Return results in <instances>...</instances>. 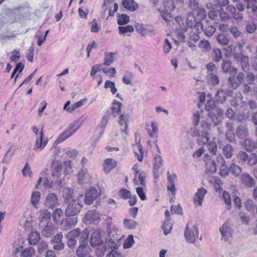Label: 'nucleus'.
I'll return each mask as SVG.
<instances>
[{
    "label": "nucleus",
    "instance_id": "1",
    "mask_svg": "<svg viewBox=\"0 0 257 257\" xmlns=\"http://www.w3.org/2000/svg\"><path fill=\"white\" fill-rule=\"evenodd\" d=\"M163 6V8H160L158 9L161 16L165 21H170L172 18L171 12L175 7L173 0H164Z\"/></svg>",
    "mask_w": 257,
    "mask_h": 257
},
{
    "label": "nucleus",
    "instance_id": "2",
    "mask_svg": "<svg viewBox=\"0 0 257 257\" xmlns=\"http://www.w3.org/2000/svg\"><path fill=\"white\" fill-rule=\"evenodd\" d=\"M82 124V122L80 119H78L73 121L69 126L68 129L63 133L61 134L56 140L55 143L57 144L60 143L68 138L72 136L76 131L80 127Z\"/></svg>",
    "mask_w": 257,
    "mask_h": 257
},
{
    "label": "nucleus",
    "instance_id": "3",
    "mask_svg": "<svg viewBox=\"0 0 257 257\" xmlns=\"http://www.w3.org/2000/svg\"><path fill=\"white\" fill-rule=\"evenodd\" d=\"M66 208L65 211V214L67 217L77 216L80 213L82 205L78 199L74 201H70L66 203Z\"/></svg>",
    "mask_w": 257,
    "mask_h": 257
},
{
    "label": "nucleus",
    "instance_id": "4",
    "mask_svg": "<svg viewBox=\"0 0 257 257\" xmlns=\"http://www.w3.org/2000/svg\"><path fill=\"white\" fill-rule=\"evenodd\" d=\"M184 236L188 243H194L198 237V230L197 225L190 223H187L184 231Z\"/></svg>",
    "mask_w": 257,
    "mask_h": 257
},
{
    "label": "nucleus",
    "instance_id": "5",
    "mask_svg": "<svg viewBox=\"0 0 257 257\" xmlns=\"http://www.w3.org/2000/svg\"><path fill=\"white\" fill-rule=\"evenodd\" d=\"M219 231L221 235V240L230 242L233 234V230L230 222L228 221L224 222L219 228Z\"/></svg>",
    "mask_w": 257,
    "mask_h": 257
},
{
    "label": "nucleus",
    "instance_id": "6",
    "mask_svg": "<svg viewBox=\"0 0 257 257\" xmlns=\"http://www.w3.org/2000/svg\"><path fill=\"white\" fill-rule=\"evenodd\" d=\"M59 204L57 195L53 193H49L46 197L45 205L48 208L52 209Z\"/></svg>",
    "mask_w": 257,
    "mask_h": 257
},
{
    "label": "nucleus",
    "instance_id": "7",
    "mask_svg": "<svg viewBox=\"0 0 257 257\" xmlns=\"http://www.w3.org/2000/svg\"><path fill=\"white\" fill-rule=\"evenodd\" d=\"M223 114L224 111L222 108L216 107V108L213 109V111L210 112L208 115L214 125L216 126L219 122V118H222Z\"/></svg>",
    "mask_w": 257,
    "mask_h": 257
},
{
    "label": "nucleus",
    "instance_id": "8",
    "mask_svg": "<svg viewBox=\"0 0 257 257\" xmlns=\"http://www.w3.org/2000/svg\"><path fill=\"white\" fill-rule=\"evenodd\" d=\"M57 230L56 226L51 222H48L41 231L42 235L46 237H50Z\"/></svg>",
    "mask_w": 257,
    "mask_h": 257
},
{
    "label": "nucleus",
    "instance_id": "9",
    "mask_svg": "<svg viewBox=\"0 0 257 257\" xmlns=\"http://www.w3.org/2000/svg\"><path fill=\"white\" fill-rule=\"evenodd\" d=\"M91 249L88 243H80L76 250V253L78 257H85L90 254Z\"/></svg>",
    "mask_w": 257,
    "mask_h": 257
},
{
    "label": "nucleus",
    "instance_id": "10",
    "mask_svg": "<svg viewBox=\"0 0 257 257\" xmlns=\"http://www.w3.org/2000/svg\"><path fill=\"white\" fill-rule=\"evenodd\" d=\"M207 193V190L204 188L198 189L193 196V202L195 205L201 206L202 204L204 196Z\"/></svg>",
    "mask_w": 257,
    "mask_h": 257
},
{
    "label": "nucleus",
    "instance_id": "11",
    "mask_svg": "<svg viewBox=\"0 0 257 257\" xmlns=\"http://www.w3.org/2000/svg\"><path fill=\"white\" fill-rule=\"evenodd\" d=\"M98 196L97 190L95 188H91L85 195L84 202L87 205L91 204Z\"/></svg>",
    "mask_w": 257,
    "mask_h": 257
},
{
    "label": "nucleus",
    "instance_id": "12",
    "mask_svg": "<svg viewBox=\"0 0 257 257\" xmlns=\"http://www.w3.org/2000/svg\"><path fill=\"white\" fill-rule=\"evenodd\" d=\"M103 242L101 232L99 230L94 231L91 235L90 243L92 247L101 245Z\"/></svg>",
    "mask_w": 257,
    "mask_h": 257
},
{
    "label": "nucleus",
    "instance_id": "13",
    "mask_svg": "<svg viewBox=\"0 0 257 257\" xmlns=\"http://www.w3.org/2000/svg\"><path fill=\"white\" fill-rule=\"evenodd\" d=\"M66 218L62 223V229L64 230H68L70 229L76 225L77 223L78 218L77 216H72Z\"/></svg>",
    "mask_w": 257,
    "mask_h": 257
},
{
    "label": "nucleus",
    "instance_id": "14",
    "mask_svg": "<svg viewBox=\"0 0 257 257\" xmlns=\"http://www.w3.org/2000/svg\"><path fill=\"white\" fill-rule=\"evenodd\" d=\"M43 136L44 134L43 132V129H42L39 133V136L36 138V142L34 147V150H42L46 146L48 143V140H46L43 142Z\"/></svg>",
    "mask_w": 257,
    "mask_h": 257
},
{
    "label": "nucleus",
    "instance_id": "15",
    "mask_svg": "<svg viewBox=\"0 0 257 257\" xmlns=\"http://www.w3.org/2000/svg\"><path fill=\"white\" fill-rule=\"evenodd\" d=\"M222 69L224 73L229 72L232 75L237 73V68L231 66V61L227 58L223 59Z\"/></svg>",
    "mask_w": 257,
    "mask_h": 257
},
{
    "label": "nucleus",
    "instance_id": "16",
    "mask_svg": "<svg viewBox=\"0 0 257 257\" xmlns=\"http://www.w3.org/2000/svg\"><path fill=\"white\" fill-rule=\"evenodd\" d=\"M240 180L242 184L247 187H252L254 186L255 181L248 174L244 173L240 175Z\"/></svg>",
    "mask_w": 257,
    "mask_h": 257
},
{
    "label": "nucleus",
    "instance_id": "17",
    "mask_svg": "<svg viewBox=\"0 0 257 257\" xmlns=\"http://www.w3.org/2000/svg\"><path fill=\"white\" fill-rule=\"evenodd\" d=\"M84 218L86 223L89 224L99 220L100 215L99 212L96 210H89L86 213Z\"/></svg>",
    "mask_w": 257,
    "mask_h": 257
},
{
    "label": "nucleus",
    "instance_id": "18",
    "mask_svg": "<svg viewBox=\"0 0 257 257\" xmlns=\"http://www.w3.org/2000/svg\"><path fill=\"white\" fill-rule=\"evenodd\" d=\"M129 116L127 114H120L119 116V124L121 126V131L125 133L126 135H128L127 127H128V120Z\"/></svg>",
    "mask_w": 257,
    "mask_h": 257
},
{
    "label": "nucleus",
    "instance_id": "19",
    "mask_svg": "<svg viewBox=\"0 0 257 257\" xmlns=\"http://www.w3.org/2000/svg\"><path fill=\"white\" fill-rule=\"evenodd\" d=\"M236 134L239 139L245 140L248 136V128L245 125L240 124L236 128Z\"/></svg>",
    "mask_w": 257,
    "mask_h": 257
},
{
    "label": "nucleus",
    "instance_id": "20",
    "mask_svg": "<svg viewBox=\"0 0 257 257\" xmlns=\"http://www.w3.org/2000/svg\"><path fill=\"white\" fill-rule=\"evenodd\" d=\"M62 166L61 163L57 160H54L52 162L51 165L52 174L53 177L57 176L58 174L61 172Z\"/></svg>",
    "mask_w": 257,
    "mask_h": 257
},
{
    "label": "nucleus",
    "instance_id": "21",
    "mask_svg": "<svg viewBox=\"0 0 257 257\" xmlns=\"http://www.w3.org/2000/svg\"><path fill=\"white\" fill-rule=\"evenodd\" d=\"M116 166V162L112 159H106L104 162L103 170L106 173Z\"/></svg>",
    "mask_w": 257,
    "mask_h": 257
},
{
    "label": "nucleus",
    "instance_id": "22",
    "mask_svg": "<svg viewBox=\"0 0 257 257\" xmlns=\"http://www.w3.org/2000/svg\"><path fill=\"white\" fill-rule=\"evenodd\" d=\"M79 182L81 184L87 183L89 181L90 176L86 169H81L78 175Z\"/></svg>",
    "mask_w": 257,
    "mask_h": 257
},
{
    "label": "nucleus",
    "instance_id": "23",
    "mask_svg": "<svg viewBox=\"0 0 257 257\" xmlns=\"http://www.w3.org/2000/svg\"><path fill=\"white\" fill-rule=\"evenodd\" d=\"M51 213L48 210L46 209L40 210L39 211V218L40 221L42 222H49L51 219Z\"/></svg>",
    "mask_w": 257,
    "mask_h": 257
},
{
    "label": "nucleus",
    "instance_id": "24",
    "mask_svg": "<svg viewBox=\"0 0 257 257\" xmlns=\"http://www.w3.org/2000/svg\"><path fill=\"white\" fill-rule=\"evenodd\" d=\"M123 6L127 10L134 12L138 8V5L134 0H123Z\"/></svg>",
    "mask_w": 257,
    "mask_h": 257
},
{
    "label": "nucleus",
    "instance_id": "25",
    "mask_svg": "<svg viewBox=\"0 0 257 257\" xmlns=\"http://www.w3.org/2000/svg\"><path fill=\"white\" fill-rule=\"evenodd\" d=\"M112 106L111 108L112 115L116 117L120 113L122 103L117 100H114L112 103Z\"/></svg>",
    "mask_w": 257,
    "mask_h": 257
},
{
    "label": "nucleus",
    "instance_id": "26",
    "mask_svg": "<svg viewBox=\"0 0 257 257\" xmlns=\"http://www.w3.org/2000/svg\"><path fill=\"white\" fill-rule=\"evenodd\" d=\"M222 150V153L226 158H230L232 156L233 149L232 146L230 144L219 146Z\"/></svg>",
    "mask_w": 257,
    "mask_h": 257
},
{
    "label": "nucleus",
    "instance_id": "27",
    "mask_svg": "<svg viewBox=\"0 0 257 257\" xmlns=\"http://www.w3.org/2000/svg\"><path fill=\"white\" fill-rule=\"evenodd\" d=\"M205 23L203 30L204 34L207 36H212L216 31V28L210 25L208 21H206Z\"/></svg>",
    "mask_w": 257,
    "mask_h": 257
},
{
    "label": "nucleus",
    "instance_id": "28",
    "mask_svg": "<svg viewBox=\"0 0 257 257\" xmlns=\"http://www.w3.org/2000/svg\"><path fill=\"white\" fill-rule=\"evenodd\" d=\"M73 190L70 188H64L63 189V197L65 203L69 202L70 201H74L76 199H74Z\"/></svg>",
    "mask_w": 257,
    "mask_h": 257
},
{
    "label": "nucleus",
    "instance_id": "29",
    "mask_svg": "<svg viewBox=\"0 0 257 257\" xmlns=\"http://www.w3.org/2000/svg\"><path fill=\"white\" fill-rule=\"evenodd\" d=\"M40 239V235L37 231H32L29 236V243L31 245H35Z\"/></svg>",
    "mask_w": 257,
    "mask_h": 257
},
{
    "label": "nucleus",
    "instance_id": "30",
    "mask_svg": "<svg viewBox=\"0 0 257 257\" xmlns=\"http://www.w3.org/2000/svg\"><path fill=\"white\" fill-rule=\"evenodd\" d=\"M206 16V12L204 8L200 7L195 10V17L197 21H202Z\"/></svg>",
    "mask_w": 257,
    "mask_h": 257
},
{
    "label": "nucleus",
    "instance_id": "31",
    "mask_svg": "<svg viewBox=\"0 0 257 257\" xmlns=\"http://www.w3.org/2000/svg\"><path fill=\"white\" fill-rule=\"evenodd\" d=\"M40 193L39 191H34L32 193L31 198V202L33 206L35 208H38V204L40 199Z\"/></svg>",
    "mask_w": 257,
    "mask_h": 257
},
{
    "label": "nucleus",
    "instance_id": "32",
    "mask_svg": "<svg viewBox=\"0 0 257 257\" xmlns=\"http://www.w3.org/2000/svg\"><path fill=\"white\" fill-rule=\"evenodd\" d=\"M206 78L208 83L212 85L217 84L219 81V77L216 75V73H208Z\"/></svg>",
    "mask_w": 257,
    "mask_h": 257
},
{
    "label": "nucleus",
    "instance_id": "33",
    "mask_svg": "<svg viewBox=\"0 0 257 257\" xmlns=\"http://www.w3.org/2000/svg\"><path fill=\"white\" fill-rule=\"evenodd\" d=\"M244 145L248 152H251L253 149H257L256 143L254 142L250 139H246L244 141Z\"/></svg>",
    "mask_w": 257,
    "mask_h": 257
},
{
    "label": "nucleus",
    "instance_id": "34",
    "mask_svg": "<svg viewBox=\"0 0 257 257\" xmlns=\"http://www.w3.org/2000/svg\"><path fill=\"white\" fill-rule=\"evenodd\" d=\"M226 98V94L222 89H219L215 95V100L218 103H222Z\"/></svg>",
    "mask_w": 257,
    "mask_h": 257
},
{
    "label": "nucleus",
    "instance_id": "35",
    "mask_svg": "<svg viewBox=\"0 0 257 257\" xmlns=\"http://www.w3.org/2000/svg\"><path fill=\"white\" fill-rule=\"evenodd\" d=\"M198 47L203 52H208L210 51L211 49V45L210 42L205 39L201 40L198 44Z\"/></svg>",
    "mask_w": 257,
    "mask_h": 257
},
{
    "label": "nucleus",
    "instance_id": "36",
    "mask_svg": "<svg viewBox=\"0 0 257 257\" xmlns=\"http://www.w3.org/2000/svg\"><path fill=\"white\" fill-rule=\"evenodd\" d=\"M209 140V134L202 133L197 139V143L199 145H203L206 144Z\"/></svg>",
    "mask_w": 257,
    "mask_h": 257
},
{
    "label": "nucleus",
    "instance_id": "37",
    "mask_svg": "<svg viewBox=\"0 0 257 257\" xmlns=\"http://www.w3.org/2000/svg\"><path fill=\"white\" fill-rule=\"evenodd\" d=\"M123 224L125 228L128 229H134L136 228L137 223L133 219H124Z\"/></svg>",
    "mask_w": 257,
    "mask_h": 257
},
{
    "label": "nucleus",
    "instance_id": "38",
    "mask_svg": "<svg viewBox=\"0 0 257 257\" xmlns=\"http://www.w3.org/2000/svg\"><path fill=\"white\" fill-rule=\"evenodd\" d=\"M194 12H190L186 19V24L188 27L192 28L194 24L197 21L195 17Z\"/></svg>",
    "mask_w": 257,
    "mask_h": 257
},
{
    "label": "nucleus",
    "instance_id": "39",
    "mask_svg": "<svg viewBox=\"0 0 257 257\" xmlns=\"http://www.w3.org/2000/svg\"><path fill=\"white\" fill-rule=\"evenodd\" d=\"M229 171L234 176L237 177L241 173L242 169L239 166L232 163L229 167Z\"/></svg>",
    "mask_w": 257,
    "mask_h": 257
},
{
    "label": "nucleus",
    "instance_id": "40",
    "mask_svg": "<svg viewBox=\"0 0 257 257\" xmlns=\"http://www.w3.org/2000/svg\"><path fill=\"white\" fill-rule=\"evenodd\" d=\"M114 53L112 52L105 53L103 65L109 66L114 61Z\"/></svg>",
    "mask_w": 257,
    "mask_h": 257
},
{
    "label": "nucleus",
    "instance_id": "41",
    "mask_svg": "<svg viewBox=\"0 0 257 257\" xmlns=\"http://www.w3.org/2000/svg\"><path fill=\"white\" fill-rule=\"evenodd\" d=\"M35 254V249L30 246L26 248L21 252V256L23 257H33Z\"/></svg>",
    "mask_w": 257,
    "mask_h": 257
},
{
    "label": "nucleus",
    "instance_id": "42",
    "mask_svg": "<svg viewBox=\"0 0 257 257\" xmlns=\"http://www.w3.org/2000/svg\"><path fill=\"white\" fill-rule=\"evenodd\" d=\"M130 21V17L126 14L118 15L117 23L119 25H123L128 23Z\"/></svg>",
    "mask_w": 257,
    "mask_h": 257
},
{
    "label": "nucleus",
    "instance_id": "43",
    "mask_svg": "<svg viewBox=\"0 0 257 257\" xmlns=\"http://www.w3.org/2000/svg\"><path fill=\"white\" fill-rule=\"evenodd\" d=\"M86 101V99H82L79 101L75 102L71 106H69L67 109V111H68L69 113L72 112L75 109L80 107L82 106L84 103Z\"/></svg>",
    "mask_w": 257,
    "mask_h": 257
},
{
    "label": "nucleus",
    "instance_id": "44",
    "mask_svg": "<svg viewBox=\"0 0 257 257\" xmlns=\"http://www.w3.org/2000/svg\"><path fill=\"white\" fill-rule=\"evenodd\" d=\"M246 3V8L251 9L252 13L257 11V2L256 0H248L244 1Z\"/></svg>",
    "mask_w": 257,
    "mask_h": 257
},
{
    "label": "nucleus",
    "instance_id": "45",
    "mask_svg": "<svg viewBox=\"0 0 257 257\" xmlns=\"http://www.w3.org/2000/svg\"><path fill=\"white\" fill-rule=\"evenodd\" d=\"M162 229L164 230L165 235H167L170 233L172 229V224L168 218H167L164 222L162 225Z\"/></svg>",
    "mask_w": 257,
    "mask_h": 257
},
{
    "label": "nucleus",
    "instance_id": "46",
    "mask_svg": "<svg viewBox=\"0 0 257 257\" xmlns=\"http://www.w3.org/2000/svg\"><path fill=\"white\" fill-rule=\"evenodd\" d=\"M89 236V232L87 229H84L82 232L80 231L78 237L79 238L80 243H87V240Z\"/></svg>",
    "mask_w": 257,
    "mask_h": 257
},
{
    "label": "nucleus",
    "instance_id": "47",
    "mask_svg": "<svg viewBox=\"0 0 257 257\" xmlns=\"http://www.w3.org/2000/svg\"><path fill=\"white\" fill-rule=\"evenodd\" d=\"M234 75H233L232 76L229 77L228 78V85L230 88L235 89L238 86L239 84L236 78L234 77Z\"/></svg>",
    "mask_w": 257,
    "mask_h": 257
},
{
    "label": "nucleus",
    "instance_id": "48",
    "mask_svg": "<svg viewBox=\"0 0 257 257\" xmlns=\"http://www.w3.org/2000/svg\"><path fill=\"white\" fill-rule=\"evenodd\" d=\"M154 169L155 170H159L162 166V159L160 156L156 155L154 159Z\"/></svg>",
    "mask_w": 257,
    "mask_h": 257
},
{
    "label": "nucleus",
    "instance_id": "49",
    "mask_svg": "<svg viewBox=\"0 0 257 257\" xmlns=\"http://www.w3.org/2000/svg\"><path fill=\"white\" fill-rule=\"evenodd\" d=\"M216 39L218 43L222 45H226L229 42L227 37L223 34H219Z\"/></svg>",
    "mask_w": 257,
    "mask_h": 257
},
{
    "label": "nucleus",
    "instance_id": "50",
    "mask_svg": "<svg viewBox=\"0 0 257 257\" xmlns=\"http://www.w3.org/2000/svg\"><path fill=\"white\" fill-rule=\"evenodd\" d=\"M238 62H240L243 71H245L246 69H247L249 65L248 58L247 56L244 55L241 56Z\"/></svg>",
    "mask_w": 257,
    "mask_h": 257
},
{
    "label": "nucleus",
    "instance_id": "51",
    "mask_svg": "<svg viewBox=\"0 0 257 257\" xmlns=\"http://www.w3.org/2000/svg\"><path fill=\"white\" fill-rule=\"evenodd\" d=\"M131 192L125 188H122L118 191L119 196L123 199H128L131 197Z\"/></svg>",
    "mask_w": 257,
    "mask_h": 257
},
{
    "label": "nucleus",
    "instance_id": "52",
    "mask_svg": "<svg viewBox=\"0 0 257 257\" xmlns=\"http://www.w3.org/2000/svg\"><path fill=\"white\" fill-rule=\"evenodd\" d=\"M134 77V74L131 72H126L125 75L123 76L122 81L126 85L131 84V80Z\"/></svg>",
    "mask_w": 257,
    "mask_h": 257
},
{
    "label": "nucleus",
    "instance_id": "53",
    "mask_svg": "<svg viewBox=\"0 0 257 257\" xmlns=\"http://www.w3.org/2000/svg\"><path fill=\"white\" fill-rule=\"evenodd\" d=\"M134 242V236L132 234L129 235L124 242L123 248L124 249L131 248Z\"/></svg>",
    "mask_w": 257,
    "mask_h": 257
},
{
    "label": "nucleus",
    "instance_id": "54",
    "mask_svg": "<svg viewBox=\"0 0 257 257\" xmlns=\"http://www.w3.org/2000/svg\"><path fill=\"white\" fill-rule=\"evenodd\" d=\"M222 199L227 205V209H230L231 206V198L230 194L226 191H224L222 193Z\"/></svg>",
    "mask_w": 257,
    "mask_h": 257
},
{
    "label": "nucleus",
    "instance_id": "55",
    "mask_svg": "<svg viewBox=\"0 0 257 257\" xmlns=\"http://www.w3.org/2000/svg\"><path fill=\"white\" fill-rule=\"evenodd\" d=\"M107 122H108V119H107V118L106 116L103 117L102 118V120H101L100 123H99V124L98 125V127L100 128V131L99 132V133H100V136L99 137H100L102 135V134L103 133L104 128L106 127V125L107 124ZM99 138L100 137H99L98 138V140L99 139Z\"/></svg>",
    "mask_w": 257,
    "mask_h": 257
},
{
    "label": "nucleus",
    "instance_id": "56",
    "mask_svg": "<svg viewBox=\"0 0 257 257\" xmlns=\"http://www.w3.org/2000/svg\"><path fill=\"white\" fill-rule=\"evenodd\" d=\"M63 211L60 208H57L55 209L53 213V218L54 220L57 222L58 220L60 219L62 215H63Z\"/></svg>",
    "mask_w": 257,
    "mask_h": 257
},
{
    "label": "nucleus",
    "instance_id": "57",
    "mask_svg": "<svg viewBox=\"0 0 257 257\" xmlns=\"http://www.w3.org/2000/svg\"><path fill=\"white\" fill-rule=\"evenodd\" d=\"M120 34H124L127 32H132L134 31V27L132 25H127L125 26H119L118 27Z\"/></svg>",
    "mask_w": 257,
    "mask_h": 257
},
{
    "label": "nucleus",
    "instance_id": "58",
    "mask_svg": "<svg viewBox=\"0 0 257 257\" xmlns=\"http://www.w3.org/2000/svg\"><path fill=\"white\" fill-rule=\"evenodd\" d=\"M151 126L152 128V131H150V130H149L148 132V135L150 137L152 138H155L157 137L156 134L157 133L158 131V126L157 125L156 123L155 122L152 121L151 122Z\"/></svg>",
    "mask_w": 257,
    "mask_h": 257
},
{
    "label": "nucleus",
    "instance_id": "59",
    "mask_svg": "<svg viewBox=\"0 0 257 257\" xmlns=\"http://www.w3.org/2000/svg\"><path fill=\"white\" fill-rule=\"evenodd\" d=\"M146 176V173L144 171H141L139 174H138L137 175V181L139 185H141L143 186H145V181L144 179Z\"/></svg>",
    "mask_w": 257,
    "mask_h": 257
},
{
    "label": "nucleus",
    "instance_id": "60",
    "mask_svg": "<svg viewBox=\"0 0 257 257\" xmlns=\"http://www.w3.org/2000/svg\"><path fill=\"white\" fill-rule=\"evenodd\" d=\"M188 7L192 10L191 12H194L195 10L199 8V4L196 0H189L188 2Z\"/></svg>",
    "mask_w": 257,
    "mask_h": 257
},
{
    "label": "nucleus",
    "instance_id": "61",
    "mask_svg": "<svg viewBox=\"0 0 257 257\" xmlns=\"http://www.w3.org/2000/svg\"><path fill=\"white\" fill-rule=\"evenodd\" d=\"M63 235L61 233H57L56 235L54 236L51 240V243L53 244L63 243L62 242Z\"/></svg>",
    "mask_w": 257,
    "mask_h": 257
},
{
    "label": "nucleus",
    "instance_id": "62",
    "mask_svg": "<svg viewBox=\"0 0 257 257\" xmlns=\"http://www.w3.org/2000/svg\"><path fill=\"white\" fill-rule=\"evenodd\" d=\"M208 149L209 151L214 155H216L217 152V145L214 141H211L208 144Z\"/></svg>",
    "mask_w": 257,
    "mask_h": 257
},
{
    "label": "nucleus",
    "instance_id": "63",
    "mask_svg": "<svg viewBox=\"0 0 257 257\" xmlns=\"http://www.w3.org/2000/svg\"><path fill=\"white\" fill-rule=\"evenodd\" d=\"M64 172L66 175H69L72 173L73 170L71 161H65L64 162Z\"/></svg>",
    "mask_w": 257,
    "mask_h": 257
},
{
    "label": "nucleus",
    "instance_id": "64",
    "mask_svg": "<svg viewBox=\"0 0 257 257\" xmlns=\"http://www.w3.org/2000/svg\"><path fill=\"white\" fill-rule=\"evenodd\" d=\"M214 56V61L215 62H219L222 59V52L219 49H214L213 51Z\"/></svg>",
    "mask_w": 257,
    "mask_h": 257
}]
</instances>
